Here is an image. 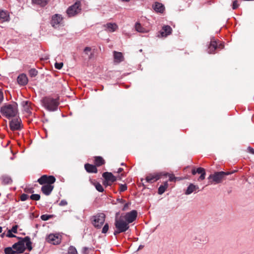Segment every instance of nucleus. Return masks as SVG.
<instances>
[{
    "instance_id": "obj_56",
    "label": "nucleus",
    "mask_w": 254,
    "mask_h": 254,
    "mask_svg": "<svg viewBox=\"0 0 254 254\" xmlns=\"http://www.w3.org/2000/svg\"><path fill=\"white\" fill-rule=\"evenodd\" d=\"M196 173H197L196 170H195V169H193V170H192V174L193 175H195Z\"/></svg>"
},
{
    "instance_id": "obj_53",
    "label": "nucleus",
    "mask_w": 254,
    "mask_h": 254,
    "mask_svg": "<svg viewBox=\"0 0 254 254\" xmlns=\"http://www.w3.org/2000/svg\"><path fill=\"white\" fill-rule=\"evenodd\" d=\"M88 250V248H86V247H84L83 249V253L84 254H86V251Z\"/></svg>"
},
{
    "instance_id": "obj_15",
    "label": "nucleus",
    "mask_w": 254,
    "mask_h": 254,
    "mask_svg": "<svg viewBox=\"0 0 254 254\" xmlns=\"http://www.w3.org/2000/svg\"><path fill=\"white\" fill-rule=\"evenodd\" d=\"M218 48L217 43L214 38H212L208 48V53L209 54L214 53L215 50Z\"/></svg>"
},
{
    "instance_id": "obj_26",
    "label": "nucleus",
    "mask_w": 254,
    "mask_h": 254,
    "mask_svg": "<svg viewBox=\"0 0 254 254\" xmlns=\"http://www.w3.org/2000/svg\"><path fill=\"white\" fill-rule=\"evenodd\" d=\"M105 160L100 156H96L95 157V164L96 166H100L105 164Z\"/></svg>"
},
{
    "instance_id": "obj_1",
    "label": "nucleus",
    "mask_w": 254,
    "mask_h": 254,
    "mask_svg": "<svg viewBox=\"0 0 254 254\" xmlns=\"http://www.w3.org/2000/svg\"><path fill=\"white\" fill-rule=\"evenodd\" d=\"M0 112L1 115L7 119L13 118L18 115V105L15 102L4 104L1 107Z\"/></svg>"
},
{
    "instance_id": "obj_57",
    "label": "nucleus",
    "mask_w": 254,
    "mask_h": 254,
    "mask_svg": "<svg viewBox=\"0 0 254 254\" xmlns=\"http://www.w3.org/2000/svg\"><path fill=\"white\" fill-rule=\"evenodd\" d=\"M2 230V228L0 226V233H1Z\"/></svg>"
},
{
    "instance_id": "obj_45",
    "label": "nucleus",
    "mask_w": 254,
    "mask_h": 254,
    "mask_svg": "<svg viewBox=\"0 0 254 254\" xmlns=\"http://www.w3.org/2000/svg\"><path fill=\"white\" fill-rule=\"evenodd\" d=\"M67 201L63 199L60 201L59 205L60 206H65V205H67Z\"/></svg>"
},
{
    "instance_id": "obj_34",
    "label": "nucleus",
    "mask_w": 254,
    "mask_h": 254,
    "mask_svg": "<svg viewBox=\"0 0 254 254\" xmlns=\"http://www.w3.org/2000/svg\"><path fill=\"white\" fill-rule=\"evenodd\" d=\"M30 198L34 200H38L40 198V195L38 194H33L30 196Z\"/></svg>"
},
{
    "instance_id": "obj_5",
    "label": "nucleus",
    "mask_w": 254,
    "mask_h": 254,
    "mask_svg": "<svg viewBox=\"0 0 254 254\" xmlns=\"http://www.w3.org/2000/svg\"><path fill=\"white\" fill-rule=\"evenodd\" d=\"M231 174L230 172H225L223 171L215 172L213 174H211L209 177V179H212L213 182L215 184L221 183L225 176Z\"/></svg>"
},
{
    "instance_id": "obj_11",
    "label": "nucleus",
    "mask_w": 254,
    "mask_h": 254,
    "mask_svg": "<svg viewBox=\"0 0 254 254\" xmlns=\"http://www.w3.org/2000/svg\"><path fill=\"white\" fill-rule=\"evenodd\" d=\"M21 120L19 118L14 119L11 120L9 123L10 129L12 130H20L21 128Z\"/></svg>"
},
{
    "instance_id": "obj_58",
    "label": "nucleus",
    "mask_w": 254,
    "mask_h": 254,
    "mask_svg": "<svg viewBox=\"0 0 254 254\" xmlns=\"http://www.w3.org/2000/svg\"><path fill=\"white\" fill-rule=\"evenodd\" d=\"M10 182H11V180L9 179H8V181H7V183H9Z\"/></svg>"
},
{
    "instance_id": "obj_13",
    "label": "nucleus",
    "mask_w": 254,
    "mask_h": 254,
    "mask_svg": "<svg viewBox=\"0 0 254 254\" xmlns=\"http://www.w3.org/2000/svg\"><path fill=\"white\" fill-rule=\"evenodd\" d=\"M63 18L61 15L56 14L53 16L51 23L54 27H57L62 22Z\"/></svg>"
},
{
    "instance_id": "obj_41",
    "label": "nucleus",
    "mask_w": 254,
    "mask_h": 254,
    "mask_svg": "<svg viewBox=\"0 0 254 254\" xmlns=\"http://www.w3.org/2000/svg\"><path fill=\"white\" fill-rule=\"evenodd\" d=\"M18 226L17 225L13 226L10 230H9L11 232L16 233L17 232Z\"/></svg>"
},
{
    "instance_id": "obj_35",
    "label": "nucleus",
    "mask_w": 254,
    "mask_h": 254,
    "mask_svg": "<svg viewBox=\"0 0 254 254\" xmlns=\"http://www.w3.org/2000/svg\"><path fill=\"white\" fill-rule=\"evenodd\" d=\"M168 175L169 178V180L171 182H176L177 181V179H178V177H175L173 174H166V175Z\"/></svg>"
},
{
    "instance_id": "obj_30",
    "label": "nucleus",
    "mask_w": 254,
    "mask_h": 254,
    "mask_svg": "<svg viewBox=\"0 0 254 254\" xmlns=\"http://www.w3.org/2000/svg\"><path fill=\"white\" fill-rule=\"evenodd\" d=\"M12 247H7L4 249V253L5 254H17V252Z\"/></svg>"
},
{
    "instance_id": "obj_29",
    "label": "nucleus",
    "mask_w": 254,
    "mask_h": 254,
    "mask_svg": "<svg viewBox=\"0 0 254 254\" xmlns=\"http://www.w3.org/2000/svg\"><path fill=\"white\" fill-rule=\"evenodd\" d=\"M48 0H32V2L41 6H44L47 3Z\"/></svg>"
},
{
    "instance_id": "obj_31",
    "label": "nucleus",
    "mask_w": 254,
    "mask_h": 254,
    "mask_svg": "<svg viewBox=\"0 0 254 254\" xmlns=\"http://www.w3.org/2000/svg\"><path fill=\"white\" fill-rule=\"evenodd\" d=\"M94 186H95L96 189L99 192H103L104 191V189L102 185L98 182H95L93 183Z\"/></svg>"
},
{
    "instance_id": "obj_32",
    "label": "nucleus",
    "mask_w": 254,
    "mask_h": 254,
    "mask_svg": "<svg viewBox=\"0 0 254 254\" xmlns=\"http://www.w3.org/2000/svg\"><path fill=\"white\" fill-rule=\"evenodd\" d=\"M67 254H78V253L76 248L71 246L68 249Z\"/></svg>"
},
{
    "instance_id": "obj_10",
    "label": "nucleus",
    "mask_w": 254,
    "mask_h": 254,
    "mask_svg": "<svg viewBox=\"0 0 254 254\" xmlns=\"http://www.w3.org/2000/svg\"><path fill=\"white\" fill-rule=\"evenodd\" d=\"M137 214V211L133 210L127 213L125 216L122 217L129 224L133 222L136 219Z\"/></svg>"
},
{
    "instance_id": "obj_23",
    "label": "nucleus",
    "mask_w": 254,
    "mask_h": 254,
    "mask_svg": "<svg viewBox=\"0 0 254 254\" xmlns=\"http://www.w3.org/2000/svg\"><path fill=\"white\" fill-rule=\"evenodd\" d=\"M84 167L86 171L88 173H96L97 172V169L95 165L90 164H85Z\"/></svg>"
},
{
    "instance_id": "obj_46",
    "label": "nucleus",
    "mask_w": 254,
    "mask_h": 254,
    "mask_svg": "<svg viewBox=\"0 0 254 254\" xmlns=\"http://www.w3.org/2000/svg\"><path fill=\"white\" fill-rule=\"evenodd\" d=\"M12 232H10V231H8L7 233L6 234V236L9 238H13L15 237V236L12 233Z\"/></svg>"
},
{
    "instance_id": "obj_40",
    "label": "nucleus",
    "mask_w": 254,
    "mask_h": 254,
    "mask_svg": "<svg viewBox=\"0 0 254 254\" xmlns=\"http://www.w3.org/2000/svg\"><path fill=\"white\" fill-rule=\"evenodd\" d=\"M28 198V195L26 194L23 193L20 196V199L21 201H25Z\"/></svg>"
},
{
    "instance_id": "obj_14",
    "label": "nucleus",
    "mask_w": 254,
    "mask_h": 254,
    "mask_svg": "<svg viewBox=\"0 0 254 254\" xmlns=\"http://www.w3.org/2000/svg\"><path fill=\"white\" fill-rule=\"evenodd\" d=\"M172 28L170 26L165 25L163 26L160 32V34L162 37H166L172 33Z\"/></svg>"
},
{
    "instance_id": "obj_61",
    "label": "nucleus",
    "mask_w": 254,
    "mask_h": 254,
    "mask_svg": "<svg viewBox=\"0 0 254 254\" xmlns=\"http://www.w3.org/2000/svg\"><path fill=\"white\" fill-rule=\"evenodd\" d=\"M28 254V253H25V254Z\"/></svg>"
},
{
    "instance_id": "obj_59",
    "label": "nucleus",
    "mask_w": 254,
    "mask_h": 254,
    "mask_svg": "<svg viewBox=\"0 0 254 254\" xmlns=\"http://www.w3.org/2000/svg\"><path fill=\"white\" fill-rule=\"evenodd\" d=\"M4 233H3V234H2L1 235V236L2 237H3L4 236Z\"/></svg>"
},
{
    "instance_id": "obj_12",
    "label": "nucleus",
    "mask_w": 254,
    "mask_h": 254,
    "mask_svg": "<svg viewBox=\"0 0 254 254\" xmlns=\"http://www.w3.org/2000/svg\"><path fill=\"white\" fill-rule=\"evenodd\" d=\"M104 30L108 32H114L118 28V26L115 23H107L103 25Z\"/></svg>"
},
{
    "instance_id": "obj_24",
    "label": "nucleus",
    "mask_w": 254,
    "mask_h": 254,
    "mask_svg": "<svg viewBox=\"0 0 254 254\" xmlns=\"http://www.w3.org/2000/svg\"><path fill=\"white\" fill-rule=\"evenodd\" d=\"M0 19L3 22L9 21L8 13L5 11H0Z\"/></svg>"
},
{
    "instance_id": "obj_17",
    "label": "nucleus",
    "mask_w": 254,
    "mask_h": 254,
    "mask_svg": "<svg viewBox=\"0 0 254 254\" xmlns=\"http://www.w3.org/2000/svg\"><path fill=\"white\" fill-rule=\"evenodd\" d=\"M54 189V186L51 185H45L42 186L41 190L44 194L49 195Z\"/></svg>"
},
{
    "instance_id": "obj_28",
    "label": "nucleus",
    "mask_w": 254,
    "mask_h": 254,
    "mask_svg": "<svg viewBox=\"0 0 254 254\" xmlns=\"http://www.w3.org/2000/svg\"><path fill=\"white\" fill-rule=\"evenodd\" d=\"M195 241L199 243H204L206 242V239L205 236L198 235L195 237Z\"/></svg>"
},
{
    "instance_id": "obj_48",
    "label": "nucleus",
    "mask_w": 254,
    "mask_h": 254,
    "mask_svg": "<svg viewBox=\"0 0 254 254\" xmlns=\"http://www.w3.org/2000/svg\"><path fill=\"white\" fill-rule=\"evenodd\" d=\"M205 175H206L205 173H203L202 174H201V175L200 176V177H199L198 180H203L205 179Z\"/></svg>"
},
{
    "instance_id": "obj_37",
    "label": "nucleus",
    "mask_w": 254,
    "mask_h": 254,
    "mask_svg": "<svg viewBox=\"0 0 254 254\" xmlns=\"http://www.w3.org/2000/svg\"><path fill=\"white\" fill-rule=\"evenodd\" d=\"M63 66V63H56L55 64V67L58 69H61Z\"/></svg>"
},
{
    "instance_id": "obj_4",
    "label": "nucleus",
    "mask_w": 254,
    "mask_h": 254,
    "mask_svg": "<svg viewBox=\"0 0 254 254\" xmlns=\"http://www.w3.org/2000/svg\"><path fill=\"white\" fill-rule=\"evenodd\" d=\"M44 107L49 111H54L57 109L58 102L56 99L50 97H45L43 99Z\"/></svg>"
},
{
    "instance_id": "obj_60",
    "label": "nucleus",
    "mask_w": 254,
    "mask_h": 254,
    "mask_svg": "<svg viewBox=\"0 0 254 254\" xmlns=\"http://www.w3.org/2000/svg\"><path fill=\"white\" fill-rule=\"evenodd\" d=\"M181 180V179L180 178H178V179H177V180Z\"/></svg>"
},
{
    "instance_id": "obj_38",
    "label": "nucleus",
    "mask_w": 254,
    "mask_h": 254,
    "mask_svg": "<svg viewBox=\"0 0 254 254\" xmlns=\"http://www.w3.org/2000/svg\"><path fill=\"white\" fill-rule=\"evenodd\" d=\"M51 217V216L49 215L44 214V215H41V219L42 220L46 221V220H49Z\"/></svg>"
},
{
    "instance_id": "obj_51",
    "label": "nucleus",
    "mask_w": 254,
    "mask_h": 254,
    "mask_svg": "<svg viewBox=\"0 0 254 254\" xmlns=\"http://www.w3.org/2000/svg\"><path fill=\"white\" fill-rule=\"evenodd\" d=\"M91 51V48H89V47H86L85 49H84V52L86 54H88V52H90Z\"/></svg>"
},
{
    "instance_id": "obj_44",
    "label": "nucleus",
    "mask_w": 254,
    "mask_h": 254,
    "mask_svg": "<svg viewBox=\"0 0 254 254\" xmlns=\"http://www.w3.org/2000/svg\"><path fill=\"white\" fill-rule=\"evenodd\" d=\"M127 189V186L126 185H121L120 187V190L121 191H124Z\"/></svg>"
},
{
    "instance_id": "obj_2",
    "label": "nucleus",
    "mask_w": 254,
    "mask_h": 254,
    "mask_svg": "<svg viewBox=\"0 0 254 254\" xmlns=\"http://www.w3.org/2000/svg\"><path fill=\"white\" fill-rule=\"evenodd\" d=\"M12 248L16 250L18 254L23 253L27 248L29 251L32 250V242L29 237L27 236L22 238L18 242L12 245Z\"/></svg>"
},
{
    "instance_id": "obj_43",
    "label": "nucleus",
    "mask_w": 254,
    "mask_h": 254,
    "mask_svg": "<svg viewBox=\"0 0 254 254\" xmlns=\"http://www.w3.org/2000/svg\"><path fill=\"white\" fill-rule=\"evenodd\" d=\"M196 172L197 173L201 174H202L203 173H205L204 169H203L202 168H200V167L196 169Z\"/></svg>"
},
{
    "instance_id": "obj_50",
    "label": "nucleus",
    "mask_w": 254,
    "mask_h": 254,
    "mask_svg": "<svg viewBox=\"0 0 254 254\" xmlns=\"http://www.w3.org/2000/svg\"><path fill=\"white\" fill-rule=\"evenodd\" d=\"M248 151L253 154H254V149L251 147L249 146L247 148Z\"/></svg>"
},
{
    "instance_id": "obj_47",
    "label": "nucleus",
    "mask_w": 254,
    "mask_h": 254,
    "mask_svg": "<svg viewBox=\"0 0 254 254\" xmlns=\"http://www.w3.org/2000/svg\"><path fill=\"white\" fill-rule=\"evenodd\" d=\"M112 183L109 181H108L107 180H105V181L103 182V184L106 187L108 186H111L112 185Z\"/></svg>"
},
{
    "instance_id": "obj_8",
    "label": "nucleus",
    "mask_w": 254,
    "mask_h": 254,
    "mask_svg": "<svg viewBox=\"0 0 254 254\" xmlns=\"http://www.w3.org/2000/svg\"><path fill=\"white\" fill-rule=\"evenodd\" d=\"M46 241L54 245H58L61 242V237L58 234H50L47 236Z\"/></svg>"
},
{
    "instance_id": "obj_6",
    "label": "nucleus",
    "mask_w": 254,
    "mask_h": 254,
    "mask_svg": "<svg viewBox=\"0 0 254 254\" xmlns=\"http://www.w3.org/2000/svg\"><path fill=\"white\" fill-rule=\"evenodd\" d=\"M105 215L99 213L92 217V224L96 228H100L105 222Z\"/></svg>"
},
{
    "instance_id": "obj_3",
    "label": "nucleus",
    "mask_w": 254,
    "mask_h": 254,
    "mask_svg": "<svg viewBox=\"0 0 254 254\" xmlns=\"http://www.w3.org/2000/svg\"><path fill=\"white\" fill-rule=\"evenodd\" d=\"M128 224L122 216L119 219H116L115 225L117 230L115 231L114 234L116 235L117 234L126 232L129 228Z\"/></svg>"
},
{
    "instance_id": "obj_27",
    "label": "nucleus",
    "mask_w": 254,
    "mask_h": 254,
    "mask_svg": "<svg viewBox=\"0 0 254 254\" xmlns=\"http://www.w3.org/2000/svg\"><path fill=\"white\" fill-rule=\"evenodd\" d=\"M21 104L24 111L27 113H29L30 112V103L28 101H25L22 102Z\"/></svg>"
},
{
    "instance_id": "obj_22",
    "label": "nucleus",
    "mask_w": 254,
    "mask_h": 254,
    "mask_svg": "<svg viewBox=\"0 0 254 254\" xmlns=\"http://www.w3.org/2000/svg\"><path fill=\"white\" fill-rule=\"evenodd\" d=\"M114 58L115 62L119 63L124 61V56L122 53L116 51L114 52Z\"/></svg>"
},
{
    "instance_id": "obj_16",
    "label": "nucleus",
    "mask_w": 254,
    "mask_h": 254,
    "mask_svg": "<svg viewBox=\"0 0 254 254\" xmlns=\"http://www.w3.org/2000/svg\"><path fill=\"white\" fill-rule=\"evenodd\" d=\"M160 177L161 175L158 174H149L146 176L145 180L147 183H152L159 180Z\"/></svg>"
},
{
    "instance_id": "obj_42",
    "label": "nucleus",
    "mask_w": 254,
    "mask_h": 254,
    "mask_svg": "<svg viewBox=\"0 0 254 254\" xmlns=\"http://www.w3.org/2000/svg\"><path fill=\"white\" fill-rule=\"evenodd\" d=\"M239 6L237 0H234L233 2L232 8L233 9L237 8Z\"/></svg>"
},
{
    "instance_id": "obj_39",
    "label": "nucleus",
    "mask_w": 254,
    "mask_h": 254,
    "mask_svg": "<svg viewBox=\"0 0 254 254\" xmlns=\"http://www.w3.org/2000/svg\"><path fill=\"white\" fill-rule=\"evenodd\" d=\"M108 229H109V226H108V224H106L103 229H102V232L103 233H106L107 232V231H108Z\"/></svg>"
},
{
    "instance_id": "obj_54",
    "label": "nucleus",
    "mask_w": 254,
    "mask_h": 254,
    "mask_svg": "<svg viewBox=\"0 0 254 254\" xmlns=\"http://www.w3.org/2000/svg\"><path fill=\"white\" fill-rule=\"evenodd\" d=\"M162 186H164V187H165V188L166 189H167V188H168V184L167 182H165L164 183V185H162Z\"/></svg>"
},
{
    "instance_id": "obj_9",
    "label": "nucleus",
    "mask_w": 254,
    "mask_h": 254,
    "mask_svg": "<svg viewBox=\"0 0 254 254\" xmlns=\"http://www.w3.org/2000/svg\"><path fill=\"white\" fill-rule=\"evenodd\" d=\"M38 182L40 185H52L56 181V179L53 176H47L46 175L41 176L38 180Z\"/></svg>"
},
{
    "instance_id": "obj_33",
    "label": "nucleus",
    "mask_w": 254,
    "mask_h": 254,
    "mask_svg": "<svg viewBox=\"0 0 254 254\" xmlns=\"http://www.w3.org/2000/svg\"><path fill=\"white\" fill-rule=\"evenodd\" d=\"M38 73L37 70L35 68H32L29 70V74L30 76L32 77H35Z\"/></svg>"
},
{
    "instance_id": "obj_20",
    "label": "nucleus",
    "mask_w": 254,
    "mask_h": 254,
    "mask_svg": "<svg viewBox=\"0 0 254 254\" xmlns=\"http://www.w3.org/2000/svg\"><path fill=\"white\" fill-rule=\"evenodd\" d=\"M153 8L156 12L159 13H163L165 10V7L164 5L158 2H155V3L153 5Z\"/></svg>"
},
{
    "instance_id": "obj_18",
    "label": "nucleus",
    "mask_w": 254,
    "mask_h": 254,
    "mask_svg": "<svg viewBox=\"0 0 254 254\" xmlns=\"http://www.w3.org/2000/svg\"><path fill=\"white\" fill-rule=\"evenodd\" d=\"M102 176L105 179V180L111 182L112 183L115 182L117 180L116 177L114 176L111 173L109 172L104 173L102 175Z\"/></svg>"
},
{
    "instance_id": "obj_19",
    "label": "nucleus",
    "mask_w": 254,
    "mask_h": 254,
    "mask_svg": "<svg viewBox=\"0 0 254 254\" xmlns=\"http://www.w3.org/2000/svg\"><path fill=\"white\" fill-rule=\"evenodd\" d=\"M17 82L20 85H25L28 83V78L25 74H21L17 77Z\"/></svg>"
},
{
    "instance_id": "obj_7",
    "label": "nucleus",
    "mask_w": 254,
    "mask_h": 254,
    "mask_svg": "<svg viewBox=\"0 0 254 254\" xmlns=\"http://www.w3.org/2000/svg\"><path fill=\"white\" fill-rule=\"evenodd\" d=\"M80 10V2L77 1L67 9L66 13L69 17H71L79 13Z\"/></svg>"
},
{
    "instance_id": "obj_52",
    "label": "nucleus",
    "mask_w": 254,
    "mask_h": 254,
    "mask_svg": "<svg viewBox=\"0 0 254 254\" xmlns=\"http://www.w3.org/2000/svg\"><path fill=\"white\" fill-rule=\"evenodd\" d=\"M117 201L121 203H124L125 202V200L122 198H118Z\"/></svg>"
},
{
    "instance_id": "obj_49",
    "label": "nucleus",
    "mask_w": 254,
    "mask_h": 254,
    "mask_svg": "<svg viewBox=\"0 0 254 254\" xmlns=\"http://www.w3.org/2000/svg\"><path fill=\"white\" fill-rule=\"evenodd\" d=\"M129 203H126L125 204L124 206V207L123 208L122 210L123 211H125L126 210L128 207V206H129Z\"/></svg>"
},
{
    "instance_id": "obj_21",
    "label": "nucleus",
    "mask_w": 254,
    "mask_h": 254,
    "mask_svg": "<svg viewBox=\"0 0 254 254\" xmlns=\"http://www.w3.org/2000/svg\"><path fill=\"white\" fill-rule=\"evenodd\" d=\"M198 189L199 187L198 186L195 185L193 184H190L185 191V194L186 195H189L193 192L196 191L197 190H198Z\"/></svg>"
},
{
    "instance_id": "obj_36",
    "label": "nucleus",
    "mask_w": 254,
    "mask_h": 254,
    "mask_svg": "<svg viewBox=\"0 0 254 254\" xmlns=\"http://www.w3.org/2000/svg\"><path fill=\"white\" fill-rule=\"evenodd\" d=\"M166 189L165 188V187L163 186L162 185L160 186L158 189V193L162 194L165 191Z\"/></svg>"
},
{
    "instance_id": "obj_25",
    "label": "nucleus",
    "mask_w": 254,
    "mask_h": 254,
    "mask_svg": "<svg viewBox=\"0 0 254 254\" xmlns=\"http://www.w3.org/2000/svg\"><path fill=\"white\" fill-rule=\"evenodd\" d=\"M135 30L137 31L138 32L140 33H147L148 32V30H146L145 28L143 27L141 24L138 23L136 22L135 24Z\"/></svg>"
},
{
    "instance_id": "obj_55",
    "label": "nucleus",
    "mask_w": 254,
    "mask_h": 254,
    "mask_svg": "<svg viewBox=\"0 0 254 254\" xmlns=\"http://www.w3.org/2000/svg\"><path fill=\"white\" fill-rule=\"evenodd\" d=\"M123 170V169L121 168H120L118 169V171H117V173H120L121 172H122Z\"/></svg>"
}]
</instances>
